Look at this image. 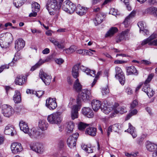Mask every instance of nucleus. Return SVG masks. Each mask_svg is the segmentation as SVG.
Instances as JSON below:
<instances>
[{"label":"nucleus","mask_w":157,"mask_h":157,"mask_svg":"<svg viewBox=\"0 0 157 157\" xmlns=\"http://www.w3.org/2000/svg\"><path fill=\"white\" fill-rule=\"evenodd\" d=\"M64 60L61 58L56 59H55L56 62L59 65H60L64 62Z\"/></svg>","instance_id":"57"},{"label":"nucleus","mask_w":157,"mask_h":157,"mask_svg":"<svg viewBox=\"0 0 157 157\" xmlns=\"http://www.w3.org/2000/svg\"><path fill=\"white\" fill-rule=\"evenodd\" d=\"M115 69L116 73L115 77L118 79L120 82L121 85H124L125 82V77L120 67H115Z\"/></svg>","instance_id":"6"},{"label":"nucleus","mask_w":157,"mask_h":157,"mask_svg":"<svg viewBox=\"0 0 157 157\" xmlns=\"http://www.w3.org/2000/svg\"><path fill=\"white\" fill-rule=\"evenodd\" d=\"M15 48L17 51H19L24 48L25 45V41L21 38L17 39L15 41Z\"/></svg>","instance_id":"10"},{"label":"nucleus","mask_w":157,"mask_h":157,"mask_svg":"<svg viewBox=\"0 0 157 157\" xmlns=\"http://www.w3.org/2000/svg\"><path fill=\"white\" fill-rule=\"evenodd\" d=\"M31 149L39 154H43L44 151V148L41 143H37L31 144L30 145Z\"/></svg>","instance_id":"4"},{"label":"nucleus","mask_w":157,"mask_h":157,"mask_svg":"<svg viewBox=\"0 0 157 157\" xmlns=\"http://www.w3.org/2000/svg\"><path fill=\"white\" fill-rule=\"evenodd\" d=\"M125 132H129L132 135L133 138H136L137 135L136 133L135 128L133 127L130 123H128V128L125 130Z\"/></svg>","instance_id":"22"},{"label":"nucleus","mask_w":157,"mask_h":157,"mask_svg":"<svg viewBox=\"0 0 157 157\" xmlns=\"http://www.w3.org/2000/svg\"><path fill=\"white\" fill-rule=\"evenodd\" d=\"M20 129L25 133L29 132V128L28 124L23 121H21L19 123Z\"/></svg>","instance_id":"13"},{"label":"nucleus","mask_w":157,"mask_h":157,"mask_svg":"<svg viewBox=\"0 0 157 157\" xmlns=\"http://www.w3.org/2000/svg\"><path fill=\"white\" fill-rule=\"evenodd\" d=\"M58 2L56 0H48L46 5V8L50 15L55 14V11L58 9Z\"/></svg>","instance_id":"1"},{"label":"nucleus","mask_w":157,"mask_h":157,"mask_svg":"<svg viewBox=\"0 0 157 157\" xmlns=\"http://www.w3.org/2000/svg\"><path fill=\"white\" fill-rule=\"evenodd\" d=\"M118 31L116 27H112L107 32L105 35L106 37L112 36Z\"/></svg>","instance_id":"36"},{"label":"nucleus","mask_w":157,"mask_h":157,"mask_svg":"<svg viewBox=\"0 0 157 157\" xmlns=\"http://www.w3.org/2000/svg\"><path fill=\"white\" fill-rule=\"evenodd\" d=\"M64 146V142L63 140H61L59 141L58 143V147L60 148H63Z\"/></svg>","instance_id":"52"},{"label":"nucleus","mask_w":157,"mask_h":157,"mask_svg":"<svg viewBox=\"0 0 157 157\" xmlns=\"http://www.w3.org/2000/svg\"><path fill=\"white\" fill-rule=\"evenodd\" d=\"M81 101L79 99H77V104L73 106V108H79L82 107Z\"/></svg>","instance_id":"48"},{"label":"nucleus","mask_w":157,"mask_h":157,"mask_svg":"<svg viewBox=\"0 0 157 157\" xmlns=\"http://www.w3.org/2000/svg\"><path fill=\"white\" fill-rule=\"evenodd\" d=\"M89 51L86 49H80L77 51V52L78 53L82 54V55H87L88 54H89Z\"/></svg>","instance_id":"42"},{"label":"nucleus","mask_w":157,"mask_h":157,"mask_svg":"<svg viewBox=\"0 0 157 157\" xmlns=\"http://www.w3.org/2000/svg\"><path fill=\"white\" fill-rule=\"evenodd\" d=\"M154 94V92L150 87L148 89V95H147L149 97H151Z\"/></svg>","instance_id":"58"},{"label":"nucleus","mask_w":157,"mask_h":157,"mask_svg":"<svg viewBox=\"0 0 157 157\" xmlns=\"http://www.w3.org/2000/svg\"><path fill=\"white\" fill-rule=\"evenodd\" d=\"M129 30L127 29L123 32L121 33V35L124 36L125 37V36H127L129 33Z\"/></svg>","instance_id":"62"},{"label":"nucleus","mask_w":157,"mask_h":157,"mask_svg":"<svg viewBox=\"0 0 157 157\" xmlns=\"http://www.w3.org/2000/svg\"><path fill=\"white\" fill-rule=\"evenodd\" d=\"M127 61L124 60H115L114 63L115 64H123L126 63Z\"/></svg>","instance_id":"60"},{"label":"nucleus","mask_w":157,"mask_h":157,"mask_svg":"<svg viewBox=\"0 0 157 157\" xmlns=\"http://www.w3.org/2000/svg\"><path fill=\"white\" fill-rule=\"evenodd\" d=\"M82 114L88 117H92L94 116V113L91 109H82Z\"/></svg>","instance_id":"19"},{"label":"nucleus","mask_w":157,"mask_h":157,"mask_svg":"<svg viewBox=\"0 0 157 157\" xmlns=\"http://www.w3.org/2000/svg\"><path fill=\"white\" fill-rule=\"evenodd\" d=\"M125 37L121 35V34L118 36L116 39V42L117 43L120 42L125 39Z\"/></svg>","instance_id":"53"},{"label":"nucleus","mask_w":157,"mask_h":157,"mask_svg":"<svg viewBox=\"0 0 157 157\" xmlns=\"http://www.w3.org/2000/svg\"><path fill=\"white\" fill-rule=\"evenodd\" d=\"M88 9L87 8L81 6L80 4H78L76 7L75 11L76 13L79 15L82 16L86 13Z\"/></svg>","instance_id":"12"},{"label":"nucleus","mask_w":157,"mask_h":157,"mask_svg":"<svg viewBox=\"0 0 157 157\" xmlns=\"http://www.w3.org/2000/svg\"><path fill=\"white\" fill-rule=\"evenodd\" d=\"M140 63V64H143L145 65H148L150 64L151 63V62L147 60H143L141 61Z\"/></svg>","instance_id":"64"},{"label":"nucleus","mask_w":157,"mask_h":157,"mask_svg":"<svg viewBox=\"0 0 157 157\" xmlns=\"http://www.w3.org/2000/svg\"><path fill=\"white\" fill-rule=\"evenodd\" d=\"M103 15L100 13L98 14L96 16L94 21V23L96 25L100 24L103 21Z\"/></svg>","instance_id":"29"},{"label":"nucleus","mask_w":157,"mask_h":157,"mask_svg":"<svg viewBox=\"0 0 157 157\" xmlns=\"http://www.w3.org/2000/svg\"><path fill=\"white\" fill-rule=\"evenodd\" d=\"M78 109H72L71 117L72 120L77 118L78 117Z\"/></svg>","instance_id":"34"},{"label":"nucleus","mask_w":157,"mask_h":157,"mask_svg":"<svg viewBox=\"0 0 157 157\" xmlns=\"http://www.w3.org/2000/svg\"><path fill=\"white\" fill-rule=\"evenodd\" d=\"M38 126L42 131H44L47 129L48 124L45 120H40L39 121Z\"/></svg>","instance_id":"20"},{"label":"nucleus","mask_w":157,"mask_h":157,"mask_svg":"<svg viewBox=\"0 0 157 157\" xmlns=\"http://www.w3.org/2000/svg\"><path fill=\"white\" fill-rule=\"evenodd\" d=\"M110 126H111L113 131L115 132H118L120 128V125L118 124H115Z\"/></svg>","instance_id":"44"},{"label":"nucleus","mask_w":157,"mask_h":157,"mask_svg":"<svg viewBox=\"0 0 157 157\" xmlns=\"http://www.w3.org/2000/svg\"><path fill=\"white\" fill-rule=\"evenodd\" d=\"M137 25L140 28V31L141 32V30L146 28V25L142 21H140L138 22Z\"/></svg>","instance_id":"43"},{"label":"nucleus","mask_w":157,"mask_h":157,"mask_svg":"<svg viewBox=\"0 0 157 157\" xmlns=\"http://www.w3.org/2000/svg\"><path fill=\"white\" fill-rule=\"evenodd\" d=\"M153 76V75L152 74L149 75L144 83V84H148L152 79Z\"/></svg>","instance_id":"51"},{"label":"nucleus","mask_w":157,"mask_h":157,"mask_svg":"<svg viewBox=\"0 0 157 157\" xmlns=\"http://www.w3.org/2000/svg\"><path fill=\"white\" fill-rule=\"evenodd\" d=\"M21 54L20 53L17 52L16 53L13 59L12 62H13V61H16L18 60H19L20 59H21Z\"/></svg>","instance_id":"47"},{"label":"nucleus","mask_w":157,"mask_h":157,"mask_svg":"<svg viewBox=\"0 0 157 157\" xmlns=\"http://www.w3.org/2000/svg\"><path fill=\"white\" fill-rule=\"evenodd\" d=\"M80 68L83 71L86 73L87 75H90L93 77L95 76V71L94 70L90 71V69L83 65L81 66Z\"/></svg>","instance_id":"17"},{"label":"nucleus","mask_w":157,"mask_h":157,"mask_svg":"<svg viewBox=\"0 0 157 157\" xmlns=\"http://www.w3.org/2000/svg\"><path fill=\"white\" fill-rule=\"evenodd\" d=\"M136 13V12L135 11H132L125 19L123 22V24L125 27H128L129 26L130 23L131 19L133 18L135 16Z\"/></svg>","instance_id":"16"},{"label":"nucleus","mask_w":157,"mask_h":157,"mask_svg":"<svg viewBox=\"0 0 157 157\" xmlns=\"http://www.w3.org/2000/svg\"><path fill=\"white\" fill-rule=\"evenodd\" d=\"M46 106L48 108H56L57 106L56 99L49 98L46 100Z\"/></svg>","instance_id":"11"},{"label":"nucleus","mask_w":157,"mask_h":157,"mask_svg":"<svg viewBox=\"0 0 157 157\" xmlns=\"http://www.w3.org/2000/svg\"><path fill=\"white\" fill-rule=\"evenodd\" d=\"M16 85H22L25 82V77L23 75H17L15 81Z\"/></svg>","instance_id":"18"},{"label":"nucleus","mask_w":157,"mask_h":157,"mask_svg":"<svg viewBox=\"0 0 157 157\" xmlns=\"http://www.w3.org/2000/svg\"><path fill=\"white\" fill-rule=\"evenodd\" d=\"M151 43V41H150L147 38L142 41L141 42V44L143 46L148 44L149 45L151 46V45L149 44L150 43Z\"/></svg>","instance_id":"46"},{"label":"nucleus","mask_w":157,"mask_h":157,"mask_svg":"<svg viewBox=\"0 0 157 157\" xmlns=\"http://www.w3.org/2000/svg\"><path fill=\"white\" fill-rule=\"evenodd\" d=\"M156 37V35L155 34L153 33L152 34L147 38L150 41H152Z\"/></svg>","instance_id":"59"},{"label":"nucleus","mask_w":157,"mask_h":157,"mask_svg":"<svg viewBox=\"0 0 157 157\" xmlns=\"http://www.w3.org/2000/svg\"><path fill=\"white\" fill-rule=\"evenodd\" d=\"M2 113L6 117H10L14 113V109H2Z\"/></svg>","instance_id":"14"},{"label":"nucleus","mask_w":157,"mask_h":157,"mask_svg":"<svg viewBox=\"0 0 157 157\" xmlns=\"http://www.w3.org/2000/svg\"><path fill=\"white\" fill-rule=\"evenodd\" d=\"M109 90L107 87L103 88L102 89V93L103 95H105L109 93Z\"/></svg>","instance_id":"55"},{"label":"nucleus","mask_w":157,"mask_h":157,"mask_svg":"<svg viewBox=\"0 0 157 157\" xmlns=\"http://www.w3.org/2000/svg\"><path fill=\"white\" fill-rule=\"evenodd\" d=\"M92 108H101V102L98 100H93L91 101Z\"/></svg>","instance_id":"30"},{"label":"nucleus","mask_w":157,"mask_h":157,"mask_svg":"<svg viewBox=\"0 0 157 157\" xmlns=\"http://www.w3.org/2000/svg\"><path fill=\"white\" fill-rule=\"evenodd\" d=\"M54 44L57 46L58 48H59L63 49L64 48V46L63 45L60 44L59 42L57 41H56Z\"/></svg>","instance_id":"56"},{"label":"nucleus","mask_w":157,"mask_h":157,"mask_svg":"<svg viewBox=\"0 0 157 157\" xmlns=\"http://www.w3.org/2000/svg\"><path fill=\"white\" fill-rule=\"evenodd\" d=\"M96 128L94 127H89L86 129V133L92 136H95L96 134Z\"/></svg>","instance_id":"26"},{"label":"nucleus","mask_w":157,"mask_h":157,"mask_svg":"<svg viewBox=\"0 0 157 157\" xmlns=\"http://www.w3.org/2000/svg\"><path fill=\"white\" fill-rule=\"evenodd\" d=\"M15 132L14 128L12 126L8 125L5 127L4 133L6 135L13 136Z\"/></svg>","instance_id":"15"},{"label":"nucleus","mask_w":157,"mask_h":157,"mask_svg":"<svg viewBox=\"0 0 157 157\" xmlns=\"http://www.w3.org/2000/svg\"><path fill=\"white\" fill-rule=\"evenodd\" d=\"M146 147L148 151H152L157 149V144L147 142L146 145Z\"/></svg>","instance_id":"23"},{"label":"nucleus","mask_w":157,"mask_h":157,"mask_svg":"<svg viewBox=\"0 0 157 157\" xmlns=\"http://www.w3.org/2000/svg\"><path fill=\"white\" fill-rule=\"evenodd\" d=\"M127 73L128 75L132 74L137 75L138 73L135 67L133 66L128 67L127 68Z\"/></svg>","instance_id":"31"},{"label":"nucleus","mask_w":157,"mask_h":157,"mask_svg":"<svg viewBox=\"0 0 157 157\" xmlns=\"http://www.w3.org/2000/svg\"><path fill=\"white\" fill-rule=\"evenodd\" d=\"M29 135L31 138L36 137L39 135V132L35 128H32L31 130V132L28 133Z\"/></svg>","instance_id":"35"},{"label":"nucleus","mask_w":157,"mask_h":157,"mask_svg":"<svg viewBox=\"0 0 157 157\" xmlns=\"http://www.w3.org/2000/svg\"><path fill=\"white\" fill-rule=\"evenodd\" d=\"M148 2L151 5H155L157 4V0H147Z\"/></svg>","instance_id":"61"},{"label":"nucleus","mask_w":157,"mask_h":157,"mask_svg":"<svg viewBox=\"0 0 157 157\" xmlns=\"http://www.w3.org/2000/svg\"><path fill=\"white\" fill-rule=\"evenodd\" d=\"M153 76V75L152 74L149 75L144 83V84H148L152 79Z\"/></svg>","instance_id":"50"},{"label":"nucleus","mask_w":157,"mask_h":157,"mask_svg":"<svg viewBox=\"0 0 157 157\" xmlns=\"http://www.w3.org/2000/svg\"><path fill=\"white\" fill-rule=\"evenodd\" d=\"M137 113V111L136 109H132L130 110L129 113L126 117L125 121L129 120L132 116L136 114Z\"/></svg>","instance_id":"37"},{"label":"nucleus","mask_w":157,"mask_h":157,"mask_svg":"<svg viewBox=\"0 0 157 157\" xmlns=\"http://www.w3.org/2000/svg\"><path fill=\"white\" fill-rule=\"evenodd\" d=\"M76 49V46L74 45H72L69 48L64 49V51L67 54H70L74 52Z\"/></svg>","instance_id":"39"},{"label":"nucleus","mask_w":157,"mask_h":157,"mask_svg":"<svg viewBox=\"0 0 157 157\" xmlns=\"http://www.w3.org/2000/svg\"><path fill=\"white\" fill-rule=\"evenodd\" d=\"M61 113L56 112L49 115L47 117L48 122L51 124H57L60 122L62 121L60 116Z\"/></svg>","instance_id":"3"},{"label":"nucleus","mask_w":157,"mask_h":157,"mask_svg":"<svg viewBox=\"0 0 157 157\" xmlns=\"http://www.w3.org/2000/svg\"><path fill=\"white\" fill-rule=\"evenodd\" d=\"M11 149L13 153L17 154L22 151V147L20 143H13L11 144Z\"/></svg>","instance_id":"9"},{"label":"nucleus","mask_w":157,"mask_h":157,"mask_svg":"<svg viewBox=\"0 0 157 157\" xmlns=\"http://www.w3.org/2000/svg\"><path fill=\"white\" fill-rule=\"evenodd\" d=\"M40 5L36 2H34L32 4V11H38L40 8Z\"/></svg>","instance_id":"40"},{"label":"nucleus","mask_w":157,"mask_h":157,"mask_svg":"<svg viewBox=\"0 0 157 157\" xmlns=\"http://www.w3.org/2000/svg\"><path fill=\"white\" fill-rule=\"evenodd\" d=\"M13 100L15 103H18L21 101V97L20 92L16 91L13 96Z\"/></svg>","instance_id":"25"},{"label":"nucleus","mask_w":157,"mask_h":157,"mask_svg":"<svg viewBox=\"0 0 157 157\" xmlns=\"http://www.w3.org/2000/svg\"><path fill=\"white\" fill-rule=\"evenodd\" d=\"M110 109H101V111L106 114L109 113L110 111Z\"/></svg>","instance_id":"63"},{"label":"nucleus","mask_w":157,"mask_h":157,"mask_svg":"<svg viewBox=\"0 0 157 157\" xmlns=\"http://www.w3.org/2000/svg\"><path fill=\"white\" fill-rule=\"evenodd\" d=\"M76 8L75 5L69 0L64 2L62 6V9L64 11L70 14L72 13L75 11Z\"/></svg>","instance_id":"2"},{"label":"nucleus","mask_w":157,"mask_h":157,"mask_svg":"<svg viewBox=\"0 0 157 157\" xmlns=\"http://www.w3.org/2000/svg\"><path fill=\"white\" fill-rule=\"evenodd\" d=\"M27 0H13V4L16 7H20Z\"/></svg>","instance_id":"38"},{"label":"nucleus","mask_w":157,"mask_h":157,"mask_svg":"<svg viewBox=\"0 0 157 157\" xmlns=\"http://www.w3.org/2000/svg\"><path fill=\"white\" fill-rule=\"evenodd\" d=\"M91 97V90L88 89L82 90L79 95V97L84 101L89 100Z\"/></svg>","instance_id":"5"},{"label":"nucleus","mask_w":157,"mask_h":157,"mask_svg":"<svg viewBox=\"0 0 157 157\" xmlns=\"http://www.w3.org/2000/svg\"><path fill=\"white\" fill-rule=\"evenodd\" d=\"M48 61V60L47 59L44 60L40 59L39 61L35 65L31 67V71H34L36 69L40 67L43 63Z\"/></svg>","instance_id":"28"},{"label":"nucleus","mask_w":157,"mask_h":157,"mask_svg":"<svg viewBox=\"0 0 157 157\" xmlns=\"http://www.w3.org/2000/svg\"><path fill=\"white\" fill-rule=\"evenodd\" d=\"M74 89L77 92L81 91L82 87V86L79 82L78 79L75 80L73 86Z\"/></svg>","instance_id":"32"},{"label":"nucleus","mask_w":157,"mask_h":157,"mask_svg":"<svg viewBox=\"0 0 157 157\" xmlns=\"http://www.w3.org/2000/svg\"><path fill=\"white\" fill-rule=\"evenodd\" d=\"M39 76L46 85H48L50 84L52 78L51 76L47 75L42 70H40L39 72Z\"/></svg>","instance_id":"8"},{"label":"nucleus","mask_w":157,"mask_h":157,"mask_svg":"<svg viewBox=\"0 0 157 157\" xmlns=\"http://www.w3.org/2000/svg\"><path fill=\"white\" fill-rule=\"evenodd\" d=\"M146 13H150L154 16L157 17V8L151 7L147 9L145 11Z\"/></svg>","instance_id":"27"},{"label":"nucleus","mask_w":157,"mask_h":157,"mask_svg":"<svg viewBox=\"0 0 157 157\" xmlns=\"http://www.w3.org/2000/svg\"><path fill=\"white\" fill-rule=\"evenodd\" d=\"M88 125V124L81 122L78 124V129L80 130H83L85 129V128Z\"/></svg>","instance_id":"41"},{"label":"nucleus","mask_w":157,"mask_h":157,"mask_svg":"<svg viewBox=\"0 0 157 157\" xmlns=\"http://www.w3.org/2000/svg\"><path fill=\"white\" fill-rule=\"evenodd\" d=\"M79 136L78 133H75L69 137L67 140V143L68 147L72 148L76 145V142Z\"/></svg>","instance_id":"7"},{"label":"nucleus","mask_w":157,"mask_h":157,"mask_svg":"<svg viewBox=\"0 0 157 157\" xmlns=\"http://www.w3.org/2000/svg\"><path fill=\"white\" fill-rule=\"evenodd\" d=\"M149 85L148 84H144L142 90L145 92L147 95H148V89L149 88Z\"/></svg>","instance_id":"45"},{"label":"nucleus","mask_w":157,"mask_h":157,"mask_svg":"<svg viewBox=\"0 0 157 157\" xmlns=\"http://www.w3.org/2000/svg\"><path fill=\"white\" fill-rule=\"evenodd\" d=\"M80 65L79 64L75 65L73 67L72 69V75L75 78H76L79 76L78 70Z\"/></svg>","instance_id":"21"},{"label":"nucleus","mask_w":157,"mask_h":157,"mask_svg":"<svg viewBox=\"0 0 157 157\" xmlns=\"http://www.w3.org/2000/svg\"><path fill=\"white\" fill-rule=\"evenodd\" d=\"M117 109H112L113 112V113L112 115H111V117H115V115L116 114H123L126 112V111H124V109H117Z\"/></svg>","instance_id":"33"},{"label":"nucleus","mask_w":157,"mask_h":157,"mask_svg":"<svg viewBox=\"0 0 157 157\" xmlns=\"http://www.w3.org/2000/svg\"><path fill=\"white\" fill-rule=\"evenodd\" d=\"M75 126V124L72 121H69L67 123L66 130L67 133H72Z\"/></svg>","instance_id":"24"},{"label":"nucleus","mask_w":157,"mask_h":157,"mask_svg":"<svg viewBox=\"0 0 157 157\" xmlns=\"http://www.w3.org/2000/svg\"><path fill=\"white\" fill-rule=\"evenodd\" d=\"M138 103L137 100H134L131 104V108H134L138 107Z\"/></svg>","instance_id":"54"},{"label":"nucleus","mask_w":157,"mask_h":157,"mask_svg":"<svg viewBox=\"0 0 157 157\" xmlns=\"http://www.w3.org/2000/svg\"><path fill=\"white\" fill-rule=\"evenodd\" d=\"M35 94L39 98L41 97L42 95L44 94V91L42 90L38 91L37 92L35 91L34 92Z\"/></svg>","instance_id":"49"}]
</instances>
